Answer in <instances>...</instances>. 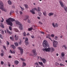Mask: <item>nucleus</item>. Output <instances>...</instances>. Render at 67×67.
I'll list each match as a JSON object with an SVG mask.
<instances>
[{"mask_svg": "<svg viewBox=\"0 0 67 67\" xmlns=\"http://www.w3.org/2000/svg\"><path fill=\"white\" fill-rule=\"evenodd\" d=\"M15 21V19L11 18H10L9 19H6V22L8 23L9 25H10V26H12L13 25V24H12V22L11 21L14 22V21Z\"/></svg>", "mask_w": 67, "mask_h": 67, "instance_id": "obj_1", "label": "nucleus"}, {"mask_svg": "<svg viewBox=\"0 0 67 67\" xmlns=\"http://www.w3.org/2000/svg\"><path fill=\"white\" fill-rule=\"evenodd\" d=\"M42 51H43V52H49L50 51H51V52H54L55 51V48L53 47H51V48L48 47L47 48L43 49Z\"/></svg>", "mask_w": 67, "mask_h": 67, "instance_id": "obj_2", "label": "nucleus"}, {"mask_svg": "<svg viewBox=\"0 0 67 67\" xmlns=\"http://www.w3.org/2000/svg\"><path fill=\"white\" fill-rule=\"evenodd\" d=\"M43 45L44 48H47L46 47L49 46V44H48L47 41L46 40H44L43 43Z\"/></svg>", "mask_w": 67, "mask_h": 67, "instance_id": "obj_3", "label": "nucleus"}, {"mask_svg": "<svg viewBox=\"0 0 67 67\" xmlns=\"http://www.w3.org/2000/svg\"><path fill=\"white\" fill-rule=\"evenodd\" d=\"M4 8V5L3 4L2 2L1 1L0 2V9L4 11H5V9L3 8Z\"/></svg>", "mask_w": 67, "mask_h": 67, "instance_id": "obj_4", "label": "nucleus"}, {"mask_svg": "<svg viewBox=\"0 0 67 67\" xmlns=\"http://www.w3.org/2000/svg\"><path fill=\"white\" fill-rule=\"evenodd\" d=\"M16 22L17 24H18L19 25V29H20V30H23V25L21 24L20 23H19V22L18 20L16 21Z\"/></svg>", "mask_w": 67, "mask_h": 67, "instance_id": "obj_5", "label": "nucleus"}, {"mask_svg": "<svg viewBox=\"0 0 67 67\" xmlns=\"http://www.w3.org/2000/svg\"><path fill=\"white\" fill-rule=\"evenodd\" d=\"M32 52L34 57H36V56L37 55V53L36 52V50L35 49L32 50Z\"/></svg>", "mask_w": 67, "mask_h": 67, "instance_id": "obj_6", "label": "nucleus"}, {"mask_svg": "<svg viewBox=\"0 0 67 67\" xmlns=\"http://www.w3.org/2000/svg\"><path fill=\"white\" fill-rule=\"evenodd\" d=\"M53 43L54 47H57V45H58V42L54 40L53 42Z\"/></svg>", "mask_w": 67, "mask_h": 67, "instance_id": "obj_7", "label": "nucleus"}, {"mask_svg": "<svg viewBox=\"0 0 67 67\" xmlns=\"http://www.w3.org/2000/svg\"><path fill=\"white\" fill-rule=\"evenodd\" d=\"M18 49L20 50V52L21 55H22V54L23 53V49L21 47H19L18 48Z\"/></svg>", "mask_w": 67, "mask_h": 67, "instance_id": "obj_8", "label": "nucleus"}, {"mask_svg": "<svg viewBox=\"0 0 67 67\" xmlns=\"http://www.w3.org/2000/svg\"><path fill=\"white\" fill-rule=\"evenodd\" d=\"M34 10H36V11H37V8H34V9H33L32 10H30V12H31V13H32V14H35V12H34Z\"/></svg>", "mask_w": 67, "mask_h": 67, "instance_id": "obj_9", "label": "nucleus"}, {"mask_svg": "<svg viewBox=\"0 0 67 67\" xmlns=\"http://www.w3.org/2000/svg\"><path fill=\"white\" fill-rule=\"evenodd\" d=\"M28 38H26L25 40V44L26 45H28L29 44V42H28Z\"/></svg>", "mask_w": 67, "mask_h": 67, "instance_id": "obj_10", "label": "nucleus"}, {"mask_svg": "<svg viewBox=\"0 0 67 67\" xmlns=\"http://www.w3.org/2000/svg\"><path fill=\"white\" fill-rule=\"evenodd\" d=\"M59 3L60 4L62 8H64V4H63V2H62L61 0H60L59 1Z\"/></svg>", "mask_w": 67, "mask_h": 67, "instance_id": "obj_11", "label": "nucleus"}, {"mask_svg": "<svg viewBox=\"0 0 67 67\" xmlns=\"http://www.w3.org/2000/svg\"><path fill=\"white\" fill-rule=\"evenodd\" d=\"M15 38L16 41H17L19 40V36L15 35L14 36Z\"/></svg>", "mask_w": 67, "mask_h": 67, "instance_id": "obj_12", "label": "nucleus"}, {"mask_svg": "<svg viewBox=\"0 0 67 67\" xmlns=\"http://www.w3.org/2000/svg\"><path fill=\"white\" fill-rule=\"evenodd\" d=\"M41 60H42L44 64H45V63H46V59H45L44 58H41Z\"/></svg>", "mask_w": 67, "mask_h": 67, "instance_id": "obj_13", "label": "nucleus"}, {"mask_svg": "<svg viewBox=\"0 0 67 67\" xmlns=\"http://www.w3.org/2000/svg\"><path fill=\"white\" fill-rule=\"evenodd\" d=\"M38 63L40 65H41V66H42V67H44V65L43 64V63H42V62H38Z\"/></svg>", "mask_w": 67, "mask_h": 67, "instance_id": "obj_14", "label": "nucleus"}, {"mask_svg": "<svg viewBox=\"0 0 67 67\" xmlns=\"http://www.w3.org/2000/svg\"><path fill=\"white\" fill-rule=\"evenodd\" d=\"M7 33H8L9 34H12V32H10L9 31V30H8L7 29Z\"/></svg>", "mask_w": 67, "mask_h": 67, "instance_id": "obj_15", "label": "nucleus"}, {"mask_svg": "<svg viewBox=\"0 0 67 67\" xmlns=\"http://www.w3.org/2000/svg\"><path fill=\"white\" fill-rule=\"evenodd\" d=\"M19 62L18 60H15L14 61V64L16 65H18L19 64Z\"/></svg>", "mask_w": 67, "mask_h": 67, "instance_id": "obj_16", "label": "nucleus"}, {"mask_svg": "<svg viewBox=\"0 0 67 67\" xmlns=\"http://www.w3.org/2000/svg\"><path fill=\"white\" fill-rule=\"evenodd\" d=\"M10 46L12 47V48H13V49H15V48H16V47H15L14 44L11 45Z\"/></svg>", "mask_w": 67, "mask_h": 67, "instance_id": "obj_17", "label": "nucleus"}, {"mask_svg": "<svg viewBox=\"0 0 67 67\" xmlns=\"http://www.w3.org/2000/svg\"><path fill=\"white\" fill-rule=\"evenodd\" d=\"M48 15L49 16H51L52 15H54V13H50L48 14Z\"/></svg>", "mask_w": 67, "mask_h": 67, "instance_id": "obj_18", "label": "nucleus"}, {"mask_svg": "<svg viewBox=\"0 0 67 67\" xmlns=\"http://www.w3.org/2000/svg\"><path fill=\"white\" fill-rule=\"evenodd\" d=\"M0 26L1 27H2V28H4V25H3V24L2 23H1V24L0 25Z\"/></svg>", "mask_w": 67, "mask_h": 67, "instance_id": "obj_19", "label": "nucleus"}, {"mask_svg": "<svg viewBox=\"0 0 67 67\" xmlns=\"http://www.w3.org/2000/svg\"><path fill=\"white\" fill-rule=\"evenodd\" d=\"M8 3L10 5H11L12 4V2L10 0L8 1Z\"/></svg>", "mask_w": 67, "mask_h": 67, "instance_id": "obj_20", "label": "nucleus"}, {"mask_svg": "<svg viewBox=\"0 0 67 67\" xmlns=\"http://www.w3.org/2000/svg\"><path fill=\"white\" fill-rule=\"evenodd\" d=\"M17 43L18 42H17L14 43V44L16 46H19V44Z\"/></svg>", "mask_w": 67, "mask_h": 67, "instance_id": "obj_21", "label": "nucleus"}, {"mask_svg": "<svg viewBox=\"0 0 67 67\" xmlns=\"http://www.w3.org/2000/svg\"><path fill=\"white\" fill-rule=\"evenodd\" d=\"M64 52H62L61 53V55L62 57H64L65 56V54Z\"/></svg>", "mask_w": 67, "mask_h": 67, "instance_id": "obj_22", "label": "nucleus"}, {"mask_svg": "<svg viewBox=\"0 0 67 67\" xmlns=\"http://www.w3.org/2000/svg\"><path fill=\"white\" fill-rule=\"evenodd\" d=\"M43 14L44 16H46V11L43 12Z\"/></svg>", "mask_w": 67, "mask_h": 67, "instance_id": "obj_23", "label": "nucleus"}, {"mask_svg": "<svg viewBox=\"0 0 67 67\" xmlns=\"http://www.w3.org/2000/svg\"><path fill=\"white\" fill-rule=\"evenodd\" d=\"M26 63L24 62H23V65L22 66L23 67H24V66H26Z\"/></svg>", "mask_w": 67, "mask_h": 67, "instance_id": "obj_24", "label": "nucleus"}, {"mask_svg": "<svg viewBox=\"0 0 67 67\" xmlns=\"http://www.w3.org/2000/svg\"><path fill=\"white\" fill-rule=\"evenodd\" d=\"M37 9H37V11H41V8L38 7L37 8Z\"/></svg>", "mask_w": 67, "mask_h": 67, "instance_id": "obj_25", "label": "nucleus"}, {"mask_svg": "<svg viewBox=\"0 0 67 67\" xmlns=\"http://www.w3.org/2000/svg\"><path fill=\"white\" fill-rule=\"evenodd\" d=\"M33 30V27H32L28 29V30L29 31H31V30Z\"/></svg>", "mask_w": 67, "mask_h": 67, "instance_id": "obj_26", "label": "nucleus"}, {"mask_svg": "<svg viewBox=\"0 0 67 67\" xmlns=\"http://www.w3.org/2000/svg\"><path fill=\"white\" fill-rule=\"evenodd\" d=\"M38 15L39 16H42V13H41V12H40L39 13Z\"/></svg>", "mask_w": 67, "mask_h": 67, "instance_id": "obj_27", "label": "nucleus"}, {"mask_svg": "<svg viewBox=\"0 0 67 67\" xmlns=\"http://www.w3.org/2000/svg\"><path fill=\"white\" fill-rule=\"evenodd\" d=\"M52 25L54 27H56V26H55V24L54 23H52Z\"/></svg>", "mask_w": 67, "mask_h": 67, "instance_id": "obj_28", "label": "nucleus"}, {"mask_svg": "<svg viewBox=\"0 0 67 67\" xmlns=\"http://www.w3.org/2000/svg\"><path fill=\"white\" fill-rule=\"evenodd\" d=\"M60 66H65V65L63 64H62V63H60L59 64Z\"/></svg>", "mask_w": 67, "mask_h": 67, "instance_id": "obj_29", "label": "nucleus"}, {"mask_svg": "<svg viewBox=\"0 0 67 67\" xmlns=\"http://www.w3.org/2000/svg\"><path fill=\"white\" fill-rule=\"evenodd\" d=\"M64 9L65 11H67V7H66V6L65 7H64Z\"/></svg>", "mask_w": 67, "mask_h": 67, "instance_id": "obj_30", "label": "nucleus"}, {"mask_svg": "<svg viewBox=\"0 0 67 67\" xmlns=\"http://www.w3.org/2000/svg\"><path fill=\"white\" fill-rule=\"evenodd\" d=\"M63 46L64 47L65 49H67V47H66V45H64Z\"/></svg>", "mask_w": 67, "mask_h": 67, "instance_id": "obj_31", "label": "nucleus"}, {"mask_svg": "<svg viewBox=\"0 0 67 67\" xmlns=\"http://www.w3.org/2000/svg\"><path fill=\"white\" fill-rule=\"evenodd\" d=\"M10 39L12 40V41H13V37H10Z\"/></svg>", "mask_w": 67, "mask_h": 67, "instance_id": "obj_32", "label": "nucleus"}, {"mask_svg": "<svg viewBox=\"0 0 67 67\" xmlns=\"http://www.w3.org/2000/svg\"><path fill=\"white\" fill-rule=\"evenodd\" d=\"M34 64L35 65H36L37 66H38L39 65H38V63L37 62H36V63H34Z\"/></svg>", "mask_w": 67, "mask_h": 67, "instance_id": "obj_33", "label": "nucleus"}, {"mask_svg": "<svg viewBox=\"0 0 67 67\" xmlns=\"http://www.w3.org/2000/svg\"><path fill=\"white\" fill-rule=\"evenodd\" d=\"M24 6L26 8V9H27V7H28V5H27L25 4Z\"/></svg>", "mask_w": 67, "mask_h": 67, "instance_id": "obj_34", "label": "nucleus"}, {"mask_svg": "<svg viewBox=\"0 0 67 67\" xmlns=\"http://www.w3.org/2000/svg\"><path fill=\"white\" fill-rule=\"evenodd\" d=\"M58 39V37L57 36H55V37L54 39H55V40H57V39Z\"/></svg>", "mask_w": 67, "mask_h": 67, "instance_id": "obj_35", "label": "nucleus"}, {"mask_svg": "<svg viewBox=\"0 0 67 67\" xmlns=\"http://www.w3.org/2000/svg\"><path fill=\"white\" fill-rule=\"evenodd\" d=\"M23 35L24 36H26V33L25 32H24L23 34Z\"/></svg>", "mask_w": 67, "mask_h": 67, "instance_id": "obj_36", "label": "nucleus"}, {"mask_svg": "<svg viewBox=\"0 0 67 67\" xmlns=\"http://www.w3.org/2000/svg\"><path fill=\"white\" fill-rule=\"evenodd\" d=\"M0 37L1 38H2V39H3V37H2V35L0 34Z\"/></svg>", "mask_w": 67, "mask_h": 67, "instance_id": "obj_37", "label": "nucleus"}, {"mask_svg": "<svg viewBox=\"0 0 67 67\" xmlns=\"http://www.w3.org/2000/svg\"><path fill=\"white\" fill-rule=\"evenodd\" d=\"M19 45H21L22 44V41L20 40V42H19Z\"/></svg>", "mask_w": 67, "mask_h": 67, "instance_id": "obj_38", "label": "nucleus"}, {"mask_svg": "<svg viewBox=\"0 0 67 67\" xmlns=\"http://www.w3.org/2000/svg\"><path fill=\"white\" fill-rule=\"evenodd\" d=\"M9 29L10 31H12V27L10 26L9 27Z\"/></svg>", "mask_w": 67, "mask_h": 67, "instance_id": "obj_39", "label": "nucleus"}, {"mask_svg": "<svg viewBox=\"0 0 67 67\" xmlns=\"http://www.w3.org/2000/svg\"><path fill=\"white\" fill-rule=\"evenodd\" d=\"M55 26H56V27H58V24L56 23L55 24Z\"/></svg>", "mask_w": 67, "mask_h": 67, "instance_id": "obj_40", "label": "nucleus"}, {"mask_svg": "<svg viewBox=\"0 0 67 67\" xmlns=\"http://www.w3.org/2000/svg\"><path fill=\"white\" fill-rule=\"evenodd\" d=\"M2 20H1V22H3V21H4V19H3L2 17Z\"/></svg>", "mask_w": 67, "mask_h": 67, "instance_id": "obj_41", "label": "nucleus"}, {"mask_svg": "<svg viewBox=\"0 0 67 67\" xmlns=\"http://www.w3.org/2000/svg\"><path fill=\"white\" fill-rule=\"evenodd\" d=\"M15 31L16 32H19V30H18L17 29H15Z\"/></svg>", "mask_w": 67, "mask_h": 67, "instance_id": "obj_42", "label": "nucleus"}, {"mask_svg": "<svg viewBox=\"0 0 67 67\" xmlns=\"http://www.w3.org/2000/svg\"><path fill=\"white\" fill-rule=\"evenodd\" d=\"M59 63H58L56 62L55 63V65H59Z\"/></svg>", "mask_w": 67, "mask_h": 67, "instance_id": "obj_43", "label": "nucleus"}, {"mask_svg": "<svg viewBox=\"0 0 67 67\" xmlns=\"http://www.w3.org/2000/svg\"><path fill=\"white\" fill-rule=\"evenodd\" d=\"M20 8H21V11H23V10H24V9L23 8H22V7H21V6H20Z\"/></svg>", "mask_w": 67, "mask_h": 67, "instance_id": "obj_44", "label": "nucleus"}, {"mask_svg": "<svg viewBox=\"0 0 67 67\" xmlns=\"http://www.w3.org/2000/svg\"><path fill=\"white\" fill-rule=\"evenodd\" d=\"M12 53H14V54H15V50H13L12 51Z\"/></svg>", "mask_w": 67, "mask_h": 67, "instance_id": "obj_45", "label": "nucleus"}, {"mask_svg": "<svg viewBox=\"0 0 67 67\" xmlns=\"http://www.w3.org/2000/svg\"><path fill=\"white\" fill-rule=\"evenodd\" d=\"M51 36L52 37H54V36H55V35L53 34H52Z\"/></svg>", "mask_w": 67, "mask_h": 67, "instance_id": "obj_46", "label": "nucleus"}, {"mask_svg": "<svg viewBox=\"0 0 67 67\" xmlns=\"http://www.w3.org/2000/svg\"><path fill=\"white\" fill-rule=\"evenodd\" d=\"M8 66L9 67H10V63H9V62H8Z\"/></svg>", "mask_w": 67, "mask_h": 67, "instance_id": "obj_47", "label": "nucleus"}, {"mask_svg": "<svg viewBox=\"0 0 67 67\" xmlns=\"http://www.w3.org/2000/svg\"><path fill=\"white\" fill-rule=\"evenodd\" d=\"M3 46L4 48V49H6V47L4 46Z\"/></svg>", "mask_w": 67, "mask_h": 67, "instance_id": "obj_48", "label": "nucleus"}, {"mask_svg": "<svg viewBox=\"0 0 67 67\" xmlns=\"http://www.w3.org/2000/svg\"><path fill=\"white\" fill-rule=\"evenodd\" d=\"M4 54H3V53H1V56H3Z\"/></svg>", "mask_w": 67, "mask_h": 67, "instance_id": "obj_49", "label": "nucleus"}, {"mask_svg": "<svg viewBox=\"0 0 67 67\" xmlns=\"http://www.w3.org/2000/svg\"><path fill=\"white\" fill-rule=\"evenodd\" d=\"M1 65H3L4 63H3V61H2L1 62Z\"/></svg>", "mask_w": 67, "mask_h": 67, "instance_id": "obj_50", "label": "nucleus"}, {"mask_svg": "<svg viewBox=\"0 0 67 67\" xmlns=\"http://www.w3.org/2000/svg\"><path fill=\"white\" fill-rule=\"evenodd\" d=\"M2 33L3 34H4V31L3 30L2 31Z\"/></svg>", "mask_w": 67, "mask_h": 67, "instance_id": "obj_51", "label": "nucleus"}, {"mask_svg": "<svg viewBox=\"0 0 67 67\" xmlns=\"http://www.w3.org/2000/svg\"><path fill=\"white\" fill-rule=\"evenodd\" d=\"M28 23H31V21H30V20H29L28 19Z\"/></svg>", "mask_w": 67, "mask_h": 67, "instance_id": "obj_52", "label": "nucleus"}, {"mask_svg": "<svg viewBox=\"0 0 67 67\" xmlns=\"http://www.w3.org/2000/svg\"><path fill=\"white\" fill-rule=\"evenodd\" d=\"M12 8H13L14 9H15V6L14 5H13L12 6Z\"/></svg>", "mask_w": 67, "mask_h": 67, "instance_id": "obj_53", "label": "nucleus"}, {"mask_svg": "<svg viewBox=\"0 0 67 67\" xmlns=\"http://www.w3.org/2000/svg\"><path fill=\"white\" fill-rule=\"evenodd\" d=\"M7 45H9L10 44L9 43V42L7 41Z\"/></svg>", "mask_w": 67, "mask_h": 67, "instance_id": "obj_54", "label": "nucleus"}, {"mask_svg": "<svg viewBox=\"0 0 67 67\" xmlns=\"http://www.w3.org/2000/svg\"><path fill=\"white\" fill-rule=\"evenodd\" d=\"M12 13H14V11H13V10H11L10 11Z\"/></svg>", "mask_w": 67, "mask_h": 67, "instance_id": "obj_55", "label": "nucleus"}, {"mask_svg": "<svg viewBox=\"0 0 67 67\" xmlns=\"http://www.w3.org/2000/svg\"><path fill=\"white\" fill-rule=\"evenodd\" d=\"M39 24H43V23H42L40 21H39Z\"/></svg>", "mask_w": 67, "mask_h": 67, "instance_id": "obj_56", "label": "nucleus"}, {"mask_svg": "<svg viewBox=\"0 0 67 67\" xmlns=\"http://www.w3.org/2000/svg\"><path fill=\"white\" fill-rule=\"evenodd\" d=\"M31 37L32 38H34V36L33 35L31 36Z\"/></svg>", "mask_w": 67, "mask_h": 67, "instance_id": "obj_57", "label": "nucleus"}, {"mask_svg": "<svg viewBox=\"0 0 67 67\" xmlns=\"http://www.w3.org/2000/svg\"><path fill=\"white\" fill-rule=\"evenodd\" d=\"M41 34H44V32L42 31L41 32Z\"/></svg>", "mask_w": 67, "mask_h": 67, "instance_id": "obj_58", "label": "nucleus"}, {"mask_svg": "<svg viewBox=\"0 0 67 67\" xmlns=\"http://www.w3.org/2000/svg\"><path fill=\"white\" fill-rule=\"evenodd\" d=\"M48 37H51V36L50 35H48Z\"/></svg>", "mask_w": 67, "mask_h": 67, "instance_id": "obj_59", "label": "nucleus"}, {"mask_svg": "<svg viewBox=\"0 0 67 67\" xmlns=\"http://www.w3.org/2000/svg\"><path fill=\"white\" fill-rule=\"evenodd\" d=\"M10 53H11L12 54V50H10Z\"/></svg>", "mask_w": 67, "mask_h": 67, "instance_id": "obj_60", "label": "nucleus"}, {"mask_svg": "<svg viewBox=\"0 0 67 67\" xmlns=\"http://www.w3.org/2000/svg\"><path fill=\"white\" fill-rule=\"evenodd\" d=\"M20 14H22L23 13H22V12L20 11Z\"/></svg>", "mask_w": 67, "mask_h": 67, "instance_id": "obj_61", "label": "nucleus"}, {"mask_svg": "<svg viewBox=\"0 0 67 67\" xmlns=\"http://www.w3.org/2000/svg\"><path fill=\"white\" fill-rule=\"evenodd\" d=\"M18 12H19V11H18V10H16V13L17 14H18Z\"/></svg>", "mask_w": 67, "mask_h": 67, "instance_id": "obj_62", "label": "nucleus"}, {"mask_svg": "<svg viewBox=\"0 0 67 67\" xmlns=\"http://www.w3.org/2000/svg\"><path fill=\"white\" fill-rule=\"evenodd\" d=\"M9 58H12V57H11V56L10 55H9Z\"/></svg>", "mask_w": 67, "mask_h": 67, "instance_id": "obj_63", "label": "nucleus"}, {"mask_svg": "<svg viewBox=\"0 0 67 67\" xmlns=\"http://www.w3.org/2000/svg\"><path fill=\"white\" fill-rule=\"evenodd\" d=\"M28 18H29V17L27 16L26 18V20H27V19H28Z\"/></svg>", "mask_w": 67, "mask_h": 67, "instance_id": "obj_64", "label": "nucleus"}]
</instances>
